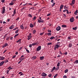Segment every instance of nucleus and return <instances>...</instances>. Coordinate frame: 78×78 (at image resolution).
<instances>
[{"label": "nucleus", "mask_w": 78, "mask_h": 78, "mask_svg": "<svg viewBox=\"0 0 78 78\" xmlns=\"http://www.w3.org/2000/svg\"><path fill=\"white\" fill-rule=\"evenodd\" d=\"M19 17L17 19H16V20H19Z\"/></svg>", "instance_id": "obj_60"}, {"label": "nucleus", "mask_w": 78, "mask_h": 78, "mask_svg": "<svg viewBox=\"0 0 78 78\" xmlns=\"http://www.w3.org/2000/svg\"><path fill=\"white\" fill-rule=\"evenodd\" d=\"M61 30V27L60 26H58L56 28L57 31H59Z\"/></svg>", "instance_id": "obj_5"}, {"label": "nucleus", "mask_w": 78, "mask_h": 78, "mask_svg": "<svg viewBox=\"0 0 78 78\" xmlns=\"http://www.w3.org/2000/svg\"><path fill=\"white\" fill-rule=\"evenodd\" d=\"M48 45H51L52 44V43H47Z\"/></svg>", "instance_id": "obj_30"}, {"label": "nucleus", "mask_w": 78, "mask_h": 78, "mask_svg": "<svg viewBox=\"0 0 78 78\" xmlns=\"http://www.w3.org/2000/svg\"><path fill=\"white\" fill-rule=\"evenodd\" d=\"M54 0H51V3H53Z\"/></svg>", "instance_id": "obj_63"}, {"label": "nucleus", "mask_w": 78, "mask_h": 78, "mask_svg": "<svg viewBox=\"0 0 78 78\" xmlns=\"http://www.w3.org/2000/svg\"><path fill=\"white\" fill-rule=\"evenodd\" d=\"M44 34V33H40V35H42V34Z\"/></svg>", "instance_id": "obj_62"}, {"label": "nucleus", "mask_w": 78, "mask_h": 78, "mask_svg": "<svg viewBox=\"0 0 78 78\" xmlns=\"http://www.w3.org/2000/svg\"><path fill=\"white\" fill-rule=\"evenodd\" d=\"M2 14H4L5 12V7H3L2 9Z\"/></svg>", "instance_id": "obj_2"}, {"label": "nucleus", "mask_w": 78, "mask_h": 78, "mask_svg": "<svg viewBox=\"0 0 78 78\" xmlns=\"http://www.w3.org/2000/svg\"><path fill=\"white\" fill-rule=\"evenodd\" d=\"M31 37H32V36H30L29 35L28 36V40H30V39H31Z\"/></svg>", "instance_id": "obj_9"}, {"label": "nucleus", "mask_w": 78, "mask_h": 78, "mask_svg": "<svg viewBox=\"0 0 78 78\" xmlns=\"http://www.w3.org/2000/svg\"><path fill=\"white\" fill-rule=\"evenodd\" d=\"M64 54H65V55H67V52H66L65 53H64Z\"/></svg>", "instance_id": "obj_55"}, {"label": "nucleus", "mask_w": 78, "mask_h": 78, "mask_svg": "<svg viewBox=\"0 0 78 78\" xmlns=\"http://www.w3.org/2000/svg\"><path fill=\"white\" fill-rule=\"evenodd\" d=\"M67 6H64V9H67Z\"/></svg>", "instance_id": "obj_44"}, {"label": "nucleus", "mask_w": 78, "mask_h": 78, "mask_svg": "<svg viewBox=\"0 0 78 78\" xmlns=\"http://www.w3.org/2000/svg\"><path fill=\"white\" fill-rule=\"evenodd\" d=\"M26 51L27 52V53H30V51H29V50H28V49H26Z\"/></svg>", "instance_id": "obj_43"}, {"label": "nucleus", "mask_w": 78, "mask_h": 78, "mask_svg": "<svg viewBox=\"0 0 78 78\" xmlns=\"http://www.w3.org/2000/svg\"><path fill=\"white\" fill-rule=\"evenodd\" d=\"M73 29L74 30H76L77 29V27H73Z\"/></svg>", "instance_id": "obj_22"}, {"label": "nucleus", "mask_w": 78, "mask_h": 78, "mask_svg": "<svg viewBox=\"0 0 78 78\" xmlns=\"http://www.w3.org/2000/svg\"><path fill=\"white\" fill-rule=\"evenodd\" d=\"M54 38H55V37H53V36H52L50 37V39H51V40L53 39H54Z\"/></svg>", "instance_id": "obj_28"}, {"label": "nucleus", "mask_w": 78, "mask_h": 78, "mask_svg": "<svg viewBox=\"0 0 78 78\" xmlns=\"http://www.w3.org/2000/svg\"><path fill=\"white\" fill-rule=\"evenodd\" d=\"M16 9H14V12H13V14H16Z\"/></svg>", "instance_id": "obj_33"}, {"label": "nucleus", "mask_w": 78, "mask_h": 78, "mask_svg": "<svg viewBox=\"0 0 78 78\" xmlns=\"http://www.w3.org/2000/svg\"><path fill=\"white\" fill-rule=\"evenodd\" d=\"M51 15V13H49L47 14V16H50Z\"/></svg>", "instance_id": "obj_51"}, {"label": "nucleus", "mask_w": 78, "mask_h": 78, "mask_svg": "<svg viewBox=\"0 0 78 78\" xmlns=\"http://www.w3.org/2000/svg\"><path fill=\"white\" fill-rule=\"evenodd\" d=\"M16 56V55H14L12 57L13 58H15Z\"/></svg>", "instance_id": "obj_56"}, {"label": "nucleus", "mask_w": 78, "mask_h": 78, "mask_svg": "<svg viewBox=\"0 0 78 78\" xmlns=\"http://www.w3.org/2000/svg\"><path fill=\"white\" fill-rule=\"evenodd\" d=\"M9 38H10V37H9V36L8 37H7L6 38V41H8V40H9Z\"/></svg>", "instance_id": "obj_25"}, {"label": "nucleus", "mask_w": 78, "mask_h": 78, "mask_svg": "<svg viewBox=\"0 0 78 78\" xmlns=\"http://www.w3.org/2000/svg\"><path fill=\"white\" fill-rule=\"evenodd\" d=\"M75 62H76V64H78V60H76Z\"/></svg>", "instance_id": "obj_54"}, {"label": "nucleus", "mask_w": 78, "mask_h": 78, "mask_svg": "<svg viewBox=\"0 0 78 78\" xmlns=\"http://www.w3.org/2000/svg\"><path fill=\"white\" fill-rule=\"evenodd\" d=\"M77 13H78V10H77L76 11L74 12V14H75V15H76V14H77Z\"/></svg>", "instance_id": "obj_24"}, {"label": "nucleus", "mask_w": 78, "mask_h": 78, "mask_svg": "<svg viewBox=\"0 0 78 78\" xmlns=\"http://www.w3.org/2000/svg\"><path fill=\"white\" fill-rule=\"evenodd\" d=\"M67 11V9H65L64 10H63V12H66V11Z\"/></svg>", "instance_id": "obj_50"}, {"label": "nucleus", "mask_w": 78, "mask_h": 78, "mask_svg": "<svg viewBox=\"0 0 78 78\" xmlns=\"http://www.w3.org/2000/svg\"><path fill=\"white\" fill-rule=\"evenodd\" d=\"M71 78H75V77L72 76H71Z\"/></svg>", "instance_id": "obj_64"}, {"label": "nucleus", "mask_w": 78, "mask_h": 78, "mask_svg": "<svg viewBox=\"0 0 78 78\" xmlns=\"http://www.w3.org/2000/svg\"><path fill=\"white\" fill-rule=\"evenodd\" d=\"M1 57V60H3V59H5V57Z\"/></svg>", "instance_id": "obj_27"}, {"label": "nucleus", "mask_w": 78, "mask_h": 78, "mask_svg": "<svg viewBox=\"0 0 78 78\" xmlns=\"http://www.w3.org/2000/svg\"><path fill=\"white\" fill-rule=\"evenodd\" d=\"M59 53L60 54V55H62V52H61V51H59Z\"/></svg>", "instance_id": "obj_57"}, {"label": "nucleus", "mask_w": 78, "mask_h": 78, "mask_svg": "<svg viewBox=\"0 0 78 78\" xmlns=\"http://www.w3.org/2000/svg\"><path fill=\"white\" fill-rule=\"evenodd\" d=\"M48 33H51V30H48Z\"/></svg>", "instance_id": "obj_46"}, {"label": "nucleus", "mask_w": 78, "mask_h": 78, "mask_svg": "<svg viewBox=\"0 0 78 78\" xmlns=\"http://www.w3.org/2000/svg\"><path fill=\"white\" fill-rule=\"evenodd\" d=\"M30 9H33V10H34V7H31L30 8Z\"/></svg>", "instance_id": "obj_38"}, {"label": "nucleus", "mask_w": 78, "mask_h": 78, "mask_svg": "<svg viewBox=\"0 0 78 78\" xmlns=\"http://www.w3.org/2000/svg\"><path fill=\"white\" fill-rule=\"evenodd\" d=\"M22 47H20L19 50V51H20V50H22Z\"/></svg>", "instance_id": "obj_47"}, {"label": "nucleus", "mask_w": 78, "mask_h": 78, "mask_svg": "<svg viewBox=\"0 0 78 78\" xmlns=\"http://www.w3.org/2000/svg\"><path fill=\"white\" fill-rule=\"evenodd\" d=\"M42 76H47V74L45 73H42Z\"/></svg>", "instance_id": "obj_7"}, {"label": "nucleus", "mask_w": 78, "mask_h": 78, "mask_svg": "<svg viewBox=\"0 0 78 78\" xmlns=\"http://www.w3.org/2000/svg\"><path fill=\"white\" fill-rule=\"evenodd\" d=\"M9 5L11 6H12V5H14V2H11L9 4Z\"/></svg>", "instance_id": "obj_23"}, {"label": "nucleus", "mask_w": 78, "mask_h": 78, "mask_svg": "<svg viewBox=\"0 0 78 78\" xmlns=\"http://www.w3.org/2000/svg\"><path fill=\"white\" fill-rule=\"evenodd\" d=\"M2 3H4L5 2V0H2Z\"/></svg>", "instance_id": "obj_59"}, {"label": "nucleus", "mask_w": 78, "mask_h": 78, "mask_svg": "<svg viewBox=\"0 0 78 78\" xmlns=\"http://www.w3.org/2000/svg\"><path fill=\"white\" fill-rule=\"evenodd\" d=\"M8 62V60L6 59L5 61V63H6V62Z\"/></svg>", "instance_id": "obj_29"}, {"label": "nucleus", "mask_w": 78, "mask_h": 78, "mask_svg": "<svg viewBox=\"0 0 78 78\" xmlns=\"http://www.w3.org/2000/svg\"><path fill=\"white\" fill-rule=\"evenodd\" d=\"M75 0H72V4H73V5H74V4H75Z\"/></svg>", "instance_id": "obj_11"}, {"label": "nucleus", "mask_w": 78, "mask_h": 78, "mask_svg": "<svg viewBox=\"0 0 78 78\" xmlns=\"http://www.w3.org/2000/svg\"><path fill=\"white\" fill-rule=\"evenodd\" d=\"M63 16L65 17H66V15L65 14H63Z\"/></svg>", "instance_id": "obj_61"}, {"label": "nucleus", "mask_w": 78, "mask_h": 78, "mask_svg": "<svg viewBox=\"0 0 78 78\" xmlns=\"http://www.w3.org/2000/svg\"><path fill=\"white\" fill-rule=\"evenodd\" d=\"M37 22L39 23H44V20H40L39 19H38Z\"/></svg>", "instance_id": "obj_1"}, {"label": "nucleus", "mask_w": 78, "mask_h": 78, "mask_svg": "<svg viewBox=\"0 0 78 78\" xmlns=\"http://www.w3.org/2000/svg\"><path fill=\"white\" fill-rule=\"evenodd\" d=\"M19 34H18L15 35V36H14V38H15V37H16L17 36H19Z\"/></svg>", "instance_id": "obj_26"}, {"label": "nucleus", "mask_w": 78, "mask_h": 78, "mask_svg": "<svg viewBox=\"0 0 78 78\" xmlns=\"http://www.w3.org/2000/svg\"><path fill=\"white\" fill-rule=\"evenodd\" d=\"M25 59V58H22L21 57H20V60H21V61H22L23 60H24V59Z\"/></svg>", "instance_id": "obj_18"}, {"label": "nucleus", "mask_w": 78, "mask_h": 78, "mask_svg": "<svg viewBox=\"0 0 78 78\" xmlns=\"http://www.w3.org/2000/svg\"><path fill=\"white\" fill-rule=\"evenodd\" d=\"M57 75H58V74H56L54 77V78H55L57 76Z\"/></svg>", "instance_id": "obj_41"}, {"label": "nucleus", "mask_w": 78, "mask_h": 78, "mask_svg": "<svg viewBox=\"0 0 78 78\" xmlns=\"http://www.w3.org/2000/svg\"><path fill=\"white\" fill-rule=\"evenodd\" d=\"M59 47H60V46H59V44H56L55 46V48H59Z\"/></svg>", "instance_id": "obj_6"}, {"label": "nucleus", "mask_w": 78, "mask_h": 78, "mask_svg": "<svg viewBox=\"0 0 78 78\" xmlns=\"http://www.w3.org/2000/svg\"><path fill=\"white\" fill-rule=\"evenodd\" d=\"M63 78H67V76H63Z\"/></svg>", "instance_id": "obj_58"}, {"label": "nucleus", "mask_w": 78, "mask_h": 78, "mask_svg": "<svg viewBox=\"0 0 78 78\" xmlns=\"http://www.w3.org/2000/svg\"><path fill=\"white\" fill-rule=\"evenodd\" d=\"M36 33V30H34L33 31V34H35Z\"/></svg>", "instance_id": "obj_39"}, {"label": "nucleus", "mask_w": 78, "mask_h": 78, "mask_svg": "<svg viewBox=\"0 0 78 78\" xmlns=\"http://www.w3.org/2000/svg\"><path fill=\"white\" fill-rule=\"evenodd\" d=\"M64 7V5H60V8L61 9H62L63 8V7Z\"/></svg>", "instance_id": "obj_16"}, {"label": "nucleus", "mask_w": 78, "mask_h": 78, "mask_svg": "<svg viewBox=\"0 0 78 78\" xmlns=\"http://www.w3.org/2000/svg\"><path fill=\"white\" fill-rule=\"evenodd\" d=\"M20 28L21 29H24V27H23V26L22 25L20 26Z\"/></svg>", "instance_id": "obj_17"}, {"label": "nucleus", "mask_w": 78, "mask_h": 78, "mask_svg": "<svg viewBox=\"0 0 78 78\" xmlns=\"http://www.w3.org/2000/svg\"><path fill=\"white\" fill-rule=\"evenodd\" d=\"M47 34H48V35H50V36H51V33H48Z\"/></svg>", "instance_id": "obj_49"}, {"label": "nucleus", "mask_w": 78, "mask_h": 78, "mask_svg": "<svg viewBox=\"0 0 78 78\" xmlns=\"http://www.w3.org/2000/svg\"><path fill=\"white\" fill-rule=\"evenodd\" d=\"M62 27H63L64 28H66V27H67V26L65 25H63L62 26Z\"/></svg>", "instance_id": "obj_15"}, {"label": "nucleus", "mask_w": 78, "mask_h": 78, "mask_svg": "<svg viewBox=\"0 0 78 78\" xmlns=\"http://www.w3.org/2000/svg\"><path fill=\"white\" fill-rule=\"evenodd\" d=\"M55 69H56V67L54 66L53 68L52 69H53V70H55Z\"/></svg>", "instance_id": "obj_48"}, {"label": "nucleus", "mask_w": 78, "mask_h": 78, "mask_svg": "<svg viewBox=\"0 0 78 78\" xmlns=\"http://www.w3.org/2000/svg\"><path fill=\"white\" fill-rule=\"evenodd\" d=\"M22 41V39H19L18 41H16V42H17V43H18V42H20V41Z\"/></svg>", "instance_id": "obj_21"}, {"label": "nucleus", "mask_w": 78, "mask_h": 78, "mask_svg": "<svg viewBox=\"0 0 78 78\" xmlns=\"http://www.w3.org/2000/svg\"><path fill=\"white\" fill-rule=\"evenodd\" d=\"M70 22H73V21H74V18L73 17L71 18H70Z\"/></svg>", "instance_id": "obj_4"}, {"label": "nucleus", "mask_w": 78, "mask_h": 78, "mask_svg": "<svg viewBox=\"0 0 78 78\" xmlns=\"http://www.w3.org/2000/svg\"><path fill=\"white\" fill-rule=\"evenodd\" d=\"M60 66V63H59V62L58 63H57V67H59Z\"/></svg>", "instance_id": "obj_20"}, {"label": "nucleus", "mask_w": 78, "mask_h": 78, "mask_svg": "<svg viewBox=\"0 0 78 78\" xmlns=\"http://www.w3.org/2000/svg\"><path fill=\"white\" fill-rule=\"evenodd\" d=\"M36 19V16H35L33 18L34 20H35V19Z\"/></svg>", "instance_id": "obj_42"}, {"label": "nucleus", "mask_w": 78, "mask_h": 78, "mask_svg": "<svg viewBox=\"0 0 78 78\" xmlns=\"http://www.w3.org/2000/svg\"><path fill=\"white\" fill-rule=\"evenodd\" d=\"M3 64H4V61H2L0 63V66H3Z\"/></svg>", "instance_id": "obj_8"}, {"label": "nucleus", "mask_w": 78, "mask_h": 78, "mask_svg": "<svg viewBox=\"0 0 78 78\" xmlns=\"http://www.w3.org/2000/svg\"><path fill=\"white\" fill-rule=\"evenodd\" d=\"M41 50V46H39L37 48V51H39V50Z\"/></svg>", "instance_id": "obj_3"}, {"label": "nucleus", "mask_w": 78, "mask_h": 78, "mask_svg": "<svg viewBox=\"0 0 78 78\" xmlns=\"http://www.w3.org/2000/svg\"><path fill=\"white\" fill-rule=\"evenodd\" d=\"M19 30H18L15 31V33H16V34H17V33H18Z\"/></svg>", "instance_id": "obj_35"}, {"label": "nucleus", "mask_w": 78, "mask_h": 78, "mask_svg": "<svg viewBox=\"0 0 78 78\" xmlns=\"http://www.w3.org/2000/svg\"><path fill=\"white\" fill-rule=\"evenodd\" d=\"M8 43H6L5 45V47H6L7 46H8Z\"/></svg>", "instance_id": "obj_36"}, {"label": "nucleus", "mask_w": 78, "mask_h": 78, "mask_svg": "<svg viewBox=\"0 0 78 78\" xmlns=\"http://www.w3.org/2000/svg\"><path fill=\"white\" fill-rule=\"evenodd\" d=\"M14 25H13L12 26H11L9 27L10 29H12V28H14Z\"/></svg>", "instance_id": "obj_10"}, {"label": "nucleus", "mask_w": 78, "mask_h": 78, "mask_svg": "<svg viewBox=\"0 0 78 78\" xmlns=\"http://www.w3.org/2000/svg\"><path fill=\"white\" fill-rule=\"evenodd\" d=\"M30 27H31V28H33V25L32 23H30Z\"/></svg>", "instance_id": "obj_19"}, {"label": "nucleus", "mask_w": 78, "mask_h": 78, "mask_svg": "<svg viewBox=\"0 0 78 78\" xmlns=\"http://www.w3.org/2000/svg\"><path fill=\"white\" fill-rule=\"evenodd\" d=\"M55 5V3H54L51 6L52 7H53L54 5Z\"/></svg>", "instance_id": "obj_40"}, {"label": "nucleus", "mask_w": 78, "mask_h": 78, "mask_svg": "<svg viewBox=\"0 0 78 78\" xmlns=\"http://www.w3.org/2000/svg\"><path fill=\"white\" fill-rule=\"evenodd\" d=\"M68 72V69H66L65 71V73H67Z\"/></svg>", "instance_id": "obj_37"}, {"label": "nucleus", "mask_w": 78, "mask_h": 78, "mask_svg": "<svg viewBox=\"0 0 78 78\" xmlns=\"http://www.w3.org/2000/svg\"><path fill=\"white\" fill-rule=\"evenodd\" d=\"M40 60H42L44 58V56H42V57H40Z\"/></svg>", "instance_id": "obj_13"}, {"label": "nucleus", "mask_w": 78, "mask_h": 78, "mask_svg": "<svg viewBox=\"0 0 78 78\" xmlns=\"http://www.w3.org/2000/svg\"><path fill=\"white\" fill-rule=\"evenodd\" d=\"M72 44L70 43L69 44V47H72Z\"/></svg>", "instance_id": "obj_34"}, {"label": "nucleus", "mask_w": 78, "mask_h": 78, "mask_svg": "<svg viewBox=\"0 0 78 78\" xmlns=\"http://www.w3.org/2000/svg\"><path fill=\"white\" fill-rule=\"evenodd\" d=\"M28 16L29 17H32V15H31V14H29Z\"/></svg>", "instance_id": "obj_32"}, {"label": "nucleus", "mask_w": 78, "mask_h": 78, "mask_svg": "<svg viewBox=\"0 0 78 78\" xmlns=\"http://www.w3.org/2000/svg\"><path fill=\"white\" fill-rule=\"evenodd\" d=\"M70 37H71V36H69L68 37V39H71V38H70Z\"/></svg>", "instance_id": "obj_53"}, {"label": "nucleus", "mask_w": 78, "mask_h": 78, "mask_svg": "<svg viewBox=\"0 0 78 78\" xmlns=\"http://www.w3.org/2000/svg\"><path fill=\"white\" fill-rule=\"evenodd\" d=\"M29 47L30 48L32 47V44H30L29 46Z\"/></svg>", "instance_id": "obj_52"}, {"label": "nucleus", "mask_w": 78, "mask_h": 78, "mask_svg": "<svg viewBox=\"0 0 78 78\" xmlns=\"http://www.w3.org/2000/svg\"><path fill=\"white\" fill-rule=\"evenodd\" d=\"M37 45V43H33L32 44V45Z\"/></svg>", "instance_id": "obj_31"}, {"label": "nucleus", "mask_w": 78, "mask_h": 78, "mask_svg": "<svg viewBox=\"0 0 78 78\" xmlns=\"http://www.w3.org/2000/svg\"><path fill=\"white\" fill-rule=\"evenodd\" d=\"M51 74H49L48 75V76L49 77H51Z\"/></svg>", "instance_id": "obj_45"}, {"label": "nucleus", "mask_w": 78, "mask_h": 78, "mask_svg": "<svg viewBox=\"0 0 78 78\" xmlns=\"http://www.w3.org/2000/svg\"><path fill=\"white\" fill-rule=\"evenodd\" d=\"M36 56H33V57L32 58V59H33H33H36Z\"/></svg>", "instance_id": "obj_14"}, {"label": "nucleus", "mask_w": 78, "mask_h": 78, "mask_svg": "<svg viewBox=\"0 0 78 78\" xmlns=\"http://www.w3.org/2000/svg\"><path fill=\"white\" fill-rule=\"evenodd\" d=\"M13 69V68H11V66H9V67L8 68V69H9V70H12Z\"/></svg>", "instance_id": "obj_12"}]
</instances>
